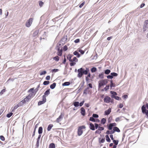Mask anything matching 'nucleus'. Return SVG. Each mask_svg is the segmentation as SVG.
<instances>
[{
	"label": "nucleus",
	"mask_w": 148,
	"mask_h": 148,
	"mask_svg": "<svg viewBox=\"0 0 148 148\" xmlns=\"http://www.w3.org/2000/svg\"><path fill=\"white\" fill-rule=\"evenodd\" d=\"M107 78L108 79H112L113 78V77L111 75H109L107 76Z\"/></svg>",
	"instance_id": "69168bd1"
},
{
	"label": "nucleus",
	"mask_w": 148,
	"mask_h": 148,
	"mask_svg": "<svg viewBox=\"0 0 148 148\" xmlns=\"http://www.w3.org/2000/svg\"><path fill=\"white\" fill-rule=\"evenodd\" d=\"M17 105H18V107H21V106H23L24 105V104L23 103H22L21 102V101Z\"/></svg>",
	"instance_id": "de8ad7c7"
},
{
	"label": "nucleus",
	"mask_w": 148,
	"mask_h": 148,
	"mask_svg": "<svg viewBox=\"0 0 148 148\" xmlns=\"http://www.w3.org/2000/svg\"><path fill=\"white\" fill-rule=\"evenodd\" d=\"M112 127L113 126L110 123L108 127V129L109 130H112Z\"/></svg>",
	"instance_id": "4c0bfd02"
},
{
	"label": "nucleus",
	"mask_w": 148,
	"mask_h": 148,
	"mask_svg": "<svg viewBox=\"0 0 148 148\" xmlns=\"http://www.w3.org/2000/svg\"><path fill=\"white\" fill-rule=\"evenodd\" d=\"M85 2L84 1H83L82 3L81 4L79 5V7L80 8H81L83 6V5L85 4Z\"/></svg>",
	"instance_id": "6e6d98bb"
},
{
	"label": "nucleus",
	"mask_w": 148,
	"mask_h": 148,
	"mask_svg": "<svg viewBox=\"0 0 148 148\" xmlns=\"http://www.w3.org/2000/svg\"><path fill=\"white\" fill-rule=\"evenodd\" d=\"M144 24L148 25V19L145 21Z\"/></svg>",
	"instance_id": "e2e57ef3"
},
{
	"label": "nucleus",
	"mask_w": 148,
	"mask_h": 148,
	"mask_svg": "<svg viewBox=\"0 0 148 148\" xmlns=\"http://www.w3.org/2000/svg\"><path fill=\"white\" fill-rule=\"evenodd\" d=\"M71 62L70 63V65L71 66H73L76 64V62L78 61V59L75 57L73 59H71Z\"/></svg>",
	"instance_id": "39448f33"
},
{
	"label": "nucleus",
	"mask_w": 148,
	"mask_h": 148,
	"mask_svg": "<svg viewBox=\"0 0 148 148\" xmlns=\"http://www.w3.org/2000/svg\"><path fill=\"white\" fill-rule=\"evenodd\" d=\"M113 130H114V132H120V131L119 128L117 127H114L113 128Z\"/></svg>",
	"instance_id": "dca6fc26"
},
{
	"label": "nucleus",
	"mask_w": 148,
	"mask_h": 148,
	"mask_svg": "<svg viewBox=\"0 0 148 148\" xmlns=\"http://www.w3.org/2000/svg\"><path fill=\"white\" fill-rule=\"evenodd\" d=\"M146 107L145 106V105H143L141 107V109L143 113L145 114H146L148 110L146 109Z\"/></svg>",
	"instance_id": "1a4fd4ad"
},
{
	"label": "nucleus",
	"mask_w": 148,
	"mask_h": 148,
	"mask_svg": "<svg viewBox=\"0 0 148 148\" xmlns=\"http://www.w3.org/2000/svg\"><path fill=\"white\" fill-rule=\"evenodd\" d=\"M106 121V120L105 118H103L101 119V123L102 124H104L105 123Z\"/></svg>",
	"instance_id": "b1692460"
},
{
	"label": "nucleus",
	"mask_w": 148,
	"mask_h": 148,
	"mask_svg": "<svg viewBox=\"0 0 148 148\" xmlns=\"http://www.w3.org/2000/svg\"><path fill=\"white\" fill-rule=\"evenodd\" d=\"M88 88H87L85 89L84 91V93L85 94H87L88 92Z\"/></svg>",
	"instance_id": "8fccbe9b"
},
{
	"label": "nucleus",
	"mask_w": 148,
	"mask_h": 148,
	"mask_svg": "<svg viewBox=\"0 0 148 148\" xmlns=\"http://www.w3.org/2000/svg\"><path fill=\"white\" fill-rule=\"evenodd\" d=\"M42 132V127H40L39 128L38 132L39 134H41Z\"/></svg>",
	"instance_id": "5701e85b"
},
{
	"label": "nucleus",
	"mask_w": 148,
	"mask_h": 148,
	"mask_svg": "<svg viewBox=\"0 0 148 148\" xmlns=\"http://www.w3.org/2000/svg\"><path fill=\"white\" fill-rule=\"evenodd\" d=\"M89 120L93 122H96L95 119L92 117L90 118Z\"/></svg>",
	"instance_id": "e433bc0d"
},
{
	"label": "nucleus",
	"mask_w": 148,
	"mask_h": 148,
	"mask_svg": "<svg viewBox=\"0 0 148 148\" xmlns=\"http://www.w3.org/2000/svg\"><path fill=\"white\" fill-rule=\"evenodd\" d=\"M58 52H57V54L59 56H61L62 55V49H60L59 48L58 49Z\"/></svg>",
	"instance_id": "ddd939ff"
},
{
	"label": "nucleus",
	"mask_w": 148,
	"mask_h": 148,
	"mask_svg": "<svg viewBox=\"0 0 148 148\" xmlns=\"http://www.w3.org/2000/svg\"><path fill=\"white\" fill-rule=\"evenodd\" d=\"M112 97L118 100H121V98H120V97L117 96H115L114 95H112Z\"/></svg>",
	"instance_id": "6ab92c4d"
},
{
	"label": "nucleus",
	"mask_w": 148,
	"mask_h": 148,
	"mask_svg": "<svg viewBox=\"0 0 148 148\" xmlns=\"http://www.w3.org/2000/svg\"><path fill=\"white\" fill-rule=\"evenodd\" d=\"M123 106V105L122 103H120L119 106H118V107H119L120 108H122Z\"/></svg>",
	"instance_id": "13d9d810"
},
{
	"label": "nucleus",
	"mask_w": 148,
	"mask_h": 148,
	"mask_svg": "<svg viewBox=\"0 0 148 148\" xmlns=\"http://www.w3.org/2000/svg\"><path fill=\"white\" fill-rule=\"evenodd\" d=\"M89 128L90 129L92 130H95V127L94 125L92 123H90L89 124Z\"/></svg>",
	"instance_id": "f8f14e48"
},
{
	"label": "nucleus",
	"mask_w": 148,
	"mask_h": 148,
	"mask_svg": "<svg viewBox=\"0 0 148 148\" xmlns=\"http://www.w3.org/2000/svg\"><path fill=\"white\" fill-rule=\"evenodd\" d=\"M55 145L53 143H51L50 144L49 148H55Z\"/></svg>",
	"instance_id": "7c9ffc66"
},
{
	"label": "nucleus",
	"mask_w": 148,
	"mask_h": 148,
	"mask_svg": "<svg viewBox=\"0 0 148 148\" xmlns=\"http://www.w3.org/2000/svg\"><path fill=\"white\" fill-rule=\"evenodd\" d=\"M98 77L100 79H103L104 78V74L103 73L99 74Z\"/></svg>",
	"instance_id": "393cba45"
},
{
	"label": "nucleus",
	"mask_w": 148,
	"mask_h": 148,
	"mask_svg": "<svg viewBox=\"0 0 148 148\" xmlns=\"http://www.w3.org/2000/svg\"><path fill=\"white\" fill-rule=\"evenodd\" d=\"M5 91V89H3L0 92V94L1 95H3V93Z\"/></svg>",
	"instance_id": "a18cd8bd"
},
{
	"label": "nucleus",
	"mask_w": 148,
	"mask_h": 148,
	"mask_svg": "<svg viewBox=\"0 0 148 148\" xmlns=\"http://www.w3.org/2000/svg\"><path fill=\"white\" fill-rule=\"evenodd\" d=\"M79 103L78 102H75L73 103V105L75 107H78L79 106Z\"/></svg>",
	"instance_id": "2f4dec72"
},
{
	"label": "nucleus",
	"mask_w": 148,
	"mask_h": 148,
	"mask_svg": "<svg viewBox=\"0 0 148 148\" xmlns=\"http://www.w3.org/2000/svg\"><path fill=\"white\" fill-rule=\"evenodd\" d=\"M95 127L96 129H97L98 128V124L95 123Z\"/></svg>",
	"instance_id": "338daca9"
},
{
	"label": "nucleus",
	"mask_w": 148,
	"mask_h": 148,
	"mask_svg": "<svg viewBox=\"0 0 148 148\" xmlns=\"http://www.w3.org/2000/svg\"><path fill=\"white\" fill-rule=\"evenodd\" d=\"M44 4V3L42 2V1H40L39 3V4L40 5V7H41L42 6V5H43Z\"/></svg>",
	"instance_id": "3c124183"
},
{
	"label": "nucleus",
	"mask_w": 148,
	"mask_h": 148,
	"mask_svg": "<svg viewBox=\"0 0 148 148\" xmlns=\"http://www.w3.org/2000/svg\"><path fill=\"white\" fill-rule=\"evenodd\" d=\"M105 136L106 138V141L108 142H110L111 141V140L109 138L108 136V135H106Z\"/></svg>",
	"instance_id": "c85d7f7f"
},
{
	"label": "nucleus",
	"mask_w": 148,
	"mask_h": 148,
	"mask_svg": "<svg viewBox=\"0 0 148 148\" xmlns=\"http://www.w3.org/2000/svg\"><path fill=\"white\" fill-rule=\"evenodd\" d=\"M13 114L12 112H10V113L6 115V116L8 118L10 117Z\"/></svg>",
	"instance_id": "58836bf2"
},
{
	"label": "nucleus",
	"mask_w": 148,
	"mask_h": 148,
	"mask_svg": "<svg viewBox=\"0 0 148 148\" xmlns=\"http://www.w3.org/2000/svg\"><path fill=\"white\" fill-rule=\"evenodd\" d=\"M108 82V80L105 79L103 80H101L99 81V88H100L101 86L106 85Z\"/></svg>",
	"instance_id": "7ed1b4c3"
},
{
	"label": "nucleus",
	"mask_w": 148,
	"mask_h": 148,
	"mask_svg": "<svg viewBox=\"0 0 148 148\" xmlns=\"http://www.w3.org/2000/svg\"><path fill=\"white\" fill-rule=\"evenodd\" d=\"M115 86V85L114 84L112 80L110 82V86L111 88H112V87H114Z\"/></svg>",
	"instance_id": "473e14b6"
},
{
	"label": "nucleus",
	"mask_w": 148,
	"mask_h": 148,
	"mask_svg": "<svg viewBox=\"0 0 148 148\" xmlns=\"http://www.w3.org/2000/svg\"><path fill=\"white\" fill-rule=\"evenodd\" d=\"M73 54L76 56H77V58H79L80 56V55L78 52L77 51H75L73 52Z\"/></svg>",
	"instance_id": "a211bd4d"
},
{
	"label": "nucleus",
	"mask_w": 148,
	"mask_h": 148,
	"mask_svg": "<svg viewBox=\"0 0 148 148\" xmlns=\"http://www.w3.org/2000/svg\"><path fill=\"white\" fill-rule=\"evenodd\" d=\"M121 119V117H117L115 119V121L116 122H118L120 121Z\"/></svg>",
	"instance_id": "5fc2aeb1"
},
{
	"label": "nucleus",
	"mask_w": 148,
	"mask_h": 148,
	"mask_svg": "<svg viewBox=\"0 0 148 148\" xmlns=\"http://www.w3.org/2000/svg\"><path fill=\"white\" fill-rule=\"evenodd\" d=\"M47 72L46 71H44L41 72L40 74V75H45L46 73Z\"/></svg>",
	"instance_id": "09e8293b"
},
{
	"label": "nucleus",
	"mask_w": 148,
	"mask_h": 148,
	"mask_svg": "<svg viewBox=\"0 0 148 148\" xmlns=\"http://www.w3.org/2000/svg\"><path fill=\"white\" fill-rule=\"evenodd\" d=\"M73 55L71 54L68 55L67 56V58L69 60L70 62L71 61V58L73 57Z\"/></svg>",
	"instance_id": "2eb2a0df"
},
{
	"label": "nucleus",
	"mask_w": 148,
	"mask_h": 148,
	"mask_svg": "<svg viewBox=\"0 0 148 148\" xmlns=\"http://www.w3.org/2000/svg\"><path fill=\"white\" fill-rule=\"evenodd\" d=\"M68 49V47L66 45L64 46L63 47V50L64 51H66Z\"/></svg>",
	"instance_id": "37998d69"
},
{
	"label": "nucleus",
	"mask_w": 148,
	"mask_h": 148,
	"mask_svg": "<svg viewBox=\"0 0 148 148\" xmlns=\"http://www.w3.org/2000/svg\"><path fill=\"white\" fill-rule=\"evenodd\" d=\"M33 19L32 18H30L26 22L25 25L27 27H29L32 23Z\"/></svg>",
	"instance_id": "423d86ee"
},
{
	"label": "nucleus",
	"mask_w": 148,
	"mask_h": 148,
	"mask_svg": "<svg viewBox=\"0 0 148 148\" xmlns=\"http://www.w3.org/2000/svg\"><path fill=\"white\" fill-rule=\"evenodd\" d=\"M46 101V96L45 95H43L42 96V101H39L38 103V105L40 106L42 104L44 103Z\"/></svg>",
	"instance_id": "0eeeda50"
},
{
	"label": "nucleus",
	"mask_w": 148,
	"mask_h": 148,
	"mask_svg": "<svg viewBox=\"0 0 148 148\" xmlns=\"http://www.w3.org/2000/svg\"><path fill=\"white\" fill-rule=\"evenodd\" d=\"M80 111L81 114L83 116H84L86 114V111L84 108L83 107L81 108L80 109Z\"/></svg>",
	"instance_id": "9d476101"
},
{
	"label": "nucleus",
	"mask_w": 148,
	"mask_h": 148,
	"mask_svg": "<svg viewBox=\"0 0 148 148\" xmlns=\"http://www.w3.org/2000/svg\"><path fill=\"white\" fill-rule=\"evenodd\" d=\"M59 71V70L58 69H53L52 70V72H58Z\"/></svg>",
	"instance_id": "680f3d73"
},
{
	"label": "nucleus",
	"mask_w": 148,
	"mask_h": 148,
	"mask_svg": "<svg viewBox=\"0 0 148 148\" xmlns=\"http://www.w3.org/2000/svg\"><path fill=\"white\" fill-rule=\"evenodd\" d=\"M110 92H111V94H112V95H117V93L116 92H114V91H111Z\"/></svg>",
	"instance_id": "052dcab7"
},
{
	"label": "nucleus",
	"mask_w": 148,
	"mask_h": 148,
	"mask_svg": "<svg viewBox=\"0 0 148 148\" xmlns=\"http://www.w3.org/2000/svg\"><path fill=\"white\" fill-rule=\"evenodd\" d=\"M56 84L55 83H53V84H51L50 86V88L52 89H54L56 86Z\"/></svg>",
	"instance_id": "412c9836"
},
{
	"label": "nucleus",
	"mask_w": 148,
	"mask_h": 148,
	"mask_svg": "<svg viewBox=\"0 0 148 148\" xmlns=\"http://www.w3.org/2000/svg\"><path fill=\"white\" fill-rule=\"evenodd\" d=\"M18 107V105L17 104L16 105L14 108H12V112H13Z\"/></svg>",
	"instance_id": "aec40b11"
},
{
	"label": "nucleus",
	"mask_w": 148,
	"mask_h": 148,
	"mask_svg": "<svg viewBox=\"0 0 148 148\" xmlns=\"http://www.w3.org/2000/svg\"><path fill=\"white\" fill-rule=\"evenodd\" d=\"M98 129L101 132V131L103 130L104 128L103 127L99 126L98 127Z\"/></svg>",
	"instance_id": "49530a36"
},
{
	"label": "nucleus",
	"mask_w": 148,
	"mask_h": 148,
	"mask_svg": "<svg viewBox=\"0 0 148 148\" xmlns=\"http://www.w3.org/2000/svg\"><path fill=\"white\" fill-rule=\"evenodd\" d=\"M34 89V88H31L29 89L28 90V92H31V93L29 94L25 98H24L23 100L21 101L24 104H25L26 102L28 101L32 97L35 95V94L34 93V92L33 91Z\"/></svg>",
	"instance_id": "f257e3e1"
},
{
	"label": "nucleus",
	"mask_w": 148,
	"mask_h": 148,
	"mask_svg": "<svg viewBox=\"0 0 148 148\" xmlns=\"http://www.w3.org/2000/svg\"><path fill=\"white\" fill-rule=\"evenodd\" d=\"M92 117L94 118H98L99 117L98 115L96 114H93Z\"/></svg>",
	"instance_id": "603ef678"
},
{
	"label": "nucleus",
	"mask_w": 148,
	"mask_h": 148,
	"mask_svg": "<svg viewBox=\"0 0 148 148\" xmlns=\"http://www.w3.org/2000/svg\"><path fill=\"white\" fill-rule=\"evenodd\" d=\"M143 31V32L148 31V25L144 24Z\"/></svg>",
	"instance_id": "9b49d317"
},
{
	"label": "nucleus",
	"mask_w": 148,
	"mask_h": 148,
	"mask_svg": "<svg viewBox=\"0 0 148 148\" xmlns=\"http://www.w3.org/2000/svg\"><path fill=\"white\" fill-rule=\"evenodd\" d=\"M77 51L79 52L81 54H83L84 52L85 51H83L82 49H78L77 50Z\"/></svg>",
	"instance_id": "a878e982"
},
{
	"label": "nucleus",
	"mask_w": 148,
	"mask_h": 148,
	"mask_svg": "<svg viewBox=\"0 0 148 148\" xmlns=\"http://www.w3.org/2000/svg\"><path fill=\"white\" fill-rule=\"evenodd\" d=\"M89 72V69H88L86 68V70H84L82 68H81L77 70V72L78 73L77 76L79 77L80 78L84 74L86 75Z\"/></svg>",
	"instance_id": "f03ea898"
},
{
	"label": "nucleus",
	"mask_w": 148,
	"mask_h": 148,
	"mask_svg": "<svg viewBox=\"0 0 148 148\" xmlns=\"http://www.w3.org/2000/svg\"><path fill=\"white\" fill-rule=\"evenodd\" d=\"M53 126V125L52 124H49L47 128V130L48 131H49L51 129L52 127Z\"/></svg>",
	"instance_id": "f3484780"
},
{
	"label": "nucleus",
	"mask_w": 148,
	"mask_h": 148,
	"mask_svg": "<svg viewBox=\"0 0 148 148\" xmlns=\"http://www.w3.org/2000/svg\"><path fill=\"white\" fill-rule=\"evenodd\" d=\"M109 85H107L104 88V89L106 91L109 89Z\"/></svg>",
	"instance_id": "c03bdc74"
},
{
	"label": "nucleus",
	"mask_w": 148,
	"mask_h": 148,
	"mask_svg": "<svg viewBox=\"0 0 148 148\" xmlns=\"http://www.w3.org/2000/svg\"><path fill=\"white\" fill-rule=\"evenodd\" d=\"M70 82H66L64 83L63 84V86H69L70 84Z\"/></svg>",
	"instance_id": "c756f323"
},
{
	"label": "nucleus",
	"mask_w": 148,
	"mask_h": 148,
	"mask_svg": "<svg viewBox=\"0 0 148 148\" xmlns=\"http://www.w3.org/2000/svg\"><path fill=\"white\" fill-rule=\"evenodd\" d=\"M122 97L124 99H127L128 97V96L127 95H124L122 96Z\"/></svg>",
	"instance_id": "0e129e2a"
},
{
	"label": "nucleus",
	"mask_w": 148,
	"mask_h": 148,
	"mask_svg": "<svg viewBox=\"0 0 148 148\" xmlns=\"http://www.w3.org/2000/svg\"><path fill=\"white\" fill-rule=\"evenodd\" d=\"M50 89H49L47 90L44 93V95L45 96V95L47 96L50 94Z\"/></svg>",
	"instance_id": "bb28decb"
},
{
	"label": "nucleus",
	"mask_w": 148,
	"mask_h": 148,
	"mask_svg": "<svg viewBox=\"0 0 148 148\" xmlns=\"http://www.w3.org/2000/svg\"><path fill=\"white\" fill-rule=\"evenodd\" d=\"M118 142L119 141L118 140H113V142L115 145H118Z\"/></svg>",
	"instance_id": "79ce46f5"
},
{
	"label": "nucleus",
	"mask_w": 148,
	"mask_h": 148,
	"mask_svg": "<svg viewBox=\"0 0 148 148\" xmlns=\"http://www.w3.org/2000/svg\"><path fill=\"white\" fill-rule=\"evenodd\" d=\"M97 71V69L95 67H93L91 69V71L92 73L95 72Z\"/></svg>",
	"instance_id": "f704fd0d"
},
{
	"label": "nucleus",
	"mask_w": 148,
	"mask_h": 148,
	"mask_svg": "<svg viewBox=\"0 0 148 148\" xmlns=\"http://www.w3.org/2000/svg\"><path fill=\"white\" fill-rule=\"evenodd\" d=\"M110 72V71L109 69H107L105 71V73L106 74L108 75L109 74Z\"/></svg>",
	"instance_id": "c9c22d12"
},
{
	"label": "nucleus",
	"mask_w": 148,
	"mask_h": 148,
	"mask_svg": "<svg viewBox=\"0 0 148 148\" xmlns=\"http://www.w3.org/2000/svg\"><path fill=\"white\" fill-rule=\"evenodd\" d=\"M86 127L84 125H82L79 127L78 129L77 134L79 136H80L83 133V129H85Z\"/></svg>",
	"instance_id": "20e7f679"
},
{
	"label": "nucleus",
	"mask_w": 148,
	"mask_h": 148,
	"mask_svg": "<svg viewBox=\"0 0 148 148\" xmlns=\"http://www.w3.org/2000/svg\"><path fill=\"white\" fill-rule=\"evenodd\" d=\"M62 119V116L61 114L59 117L57 119V121L59 123L60 121V119Z\"/></svg>",
	"instance_id": "cd10ccee"
},
{
	"label": "nucleus",
	"mask_w": 148,
	"mask_h": 148,
	"mask_svg": "<svg viewBox=\"0 0 148 148\" xmlns=\"http://www.w3.org/2000/svg\"><path fill=\"white\" fill-rule=\"evenodd\" d=\"M1 139L2 141H4L5 140V138L4 136H0Z\"/></svg>",
	"instance_id": "864d4df0"
},
{
	"label": "nucleus",
	"mask_w": 148,
	"mask_h": 148,
	"mask_svg": "<svg viewBox=\"0 0 148 148\" xmlns=\"http://www.w3.org/2000/svg\"><path fill=\"white\" fill-rule=\"evenodd\" d=\"M50 77L49 75H48L46 77V79L47 80H50Z\"/></svg>",
	"instance_id": "774afa93"
},
{
	"label": "nucleus",
	"mask_w": 148,
	"mask_h": 148,
	"mask_svg": "<svg viewBox=\"0 0 148 148\" xmlns=\"http://www.w3.org/2000/svg\"><path fill=\"white\" fill-rule=\"evenodd\" d=\"M39 31L38 30H35L34 31L33 34V35L34 36H37L38 33Z\"/></svg>",
	"instance_id": "4be33fe9"
},
{
	"label": "nucleus",
	"mask_w": 148,
	"mask_h": 148,
	"mask_svg": "<svg viewBox=\"0 0 148 148\" xmlns=\"http://www.w3.org/2000/svg\"><path fill=\"white\" fill-rule=\"evenodd\" d=\"M110 74L113 77L114 76H117L118 74L117 73H111Z\"/></svg>",
	"instance_id": "a19ab883"
},
{
	"label": "nucleus",
	"mask_w": 148,
	"mask_h": 148,
	"mask_svg": "<svg viewBox=\"0 0 148 148\" xmlns=\"http://www.w3.org/2000/svg\"><path fill=\"white\" fill-rule=\"evenodd\" d=\"M53 59L54 60H56L57 61H59V58L58 56H56L55 57H54L53 58Z\"/></svg>",
	"instance_id": "72a5a7b5"
},
{
	"label": "nucleus",
	"mask_w": 148,
	"mask_h": 148,
	"mask_svg": "<svg viewBox=\"0 0 148 148\" xmlns=\"http://www.w3.org/2000/svg\"><path fill=\"white\" fill-rule=\"evenodd\" d=\"M84 101H82L81 103H80L79 104V106H82L84 104Z\"/></svg>",
	"instance_id": "4d7b16f0"
},
{
	"label": "nucleus",
	"mask_w": 148,
	"mask_h": 148,
	"mask_svg": "<svg viewBox=\"0 0 148 148\" xmlns=\"http://www.w3.org/2000/svg\"><path fill=\"white\" fill-rule=\"evenodd\" d=\"M49 83V81H45L43 83L44 85H46L48 84Z\"/></svg>",
	"instance_id": "ea45409f"
},
{
	"label": "nucleus",
	"mask_w": 148,
	"mask_h": 148,
	"mask_svg": "<svg viewBox=\"0 0 148 148\" xmlns=\"http://www.w3.org/2000/svg\"><path fill=\"white\" fill-rule=\"evenodd\" d=\"M105 141V139L104 138L102 139L100 141H99V142L100 143H103Z\"/></svg>",
	"instance_id": "bf43d9fd"
},
{
	"label": "nucleus",
	"mask_w": 148,
	"mask_h": 148,
	"mask_svg": "<svg viewBox=\"0 0 148 148\" xmlns=\"http://www.w3.org/2000/svg\"><path fill=\"white\" fill-rule=\"evenodd\" d=\"M111 110L110 108L108 109L107 110L105 111V114L106 115H108L111 112Z\"/></svg>",
	"instance_id": "4468645a"
},
{
	"label": "nucleus",
	"mask_w": 148,
	"mask_h": 148,
	"mask_svg": "<svg viewBox=\"0 0 148 148\" xmlns=\"http://www.w3.org/2000/svg\"><path fill=\"white\" fill-rule=\"evenodd\" d=\"M111 101V98L109 96H106L104 99V102L109 103Z\"/></svg>",
	"instance_id": "6e6552de"
}]
</instances>
